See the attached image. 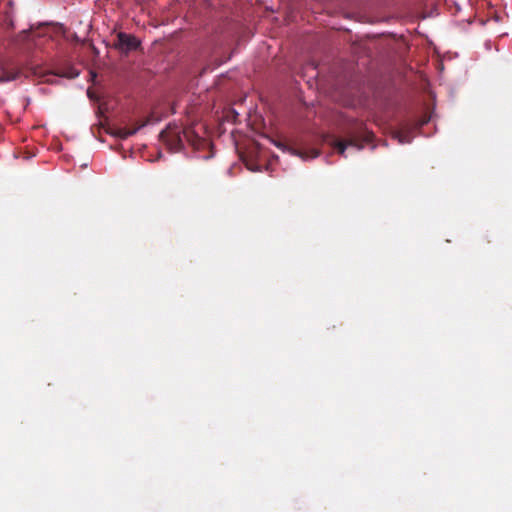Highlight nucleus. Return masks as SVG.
I'll return each instance as SVG.
<instances>
[{
  "mask_svg": "<svg viewBox=\"0 0 512 512\" xmlns=\"http://www.w3.org/2000/svg\"><path fill=\"white\" fill-rule=\"evenodd\" d=\"M191 129H183L177 124H169L165 130L160 133L161 140L172 151H179L184 147V142H192Z\"/></svg>",
  "mask_w": 512,
  "mask_h": 512,
  "instance_id": "obj_1",
  "label": "nucleus"
},
{
  "mask_svg": "<svg viewBox=\"0 0 512 512\" xmlns=\"http://www.w3.org/2000/svg\"><path fill=\"white\" fill-rule=\"evenodd\" d=\"M139 45L140 41L135 36L124 32L118 33L116 47H118L119 49L128 52L136 50L139 47Z\"/></svg>",
  "mask_w": 512,
  "mask_h": 512,
  "instance_id": "obj_2",
  "label": "nucleus"
},
{
  "mask_svg": "<svg viewBox=\"0 0 512 512\" xmlns=\"http://www.w3.org/2000/svg\"><path fill=\"white\" fill-rule=\"evenodd\" d=\"M148 123H149V120L139 124L138 126H136L134 128L121 127L119 129H117L115 135L121 139H127L130 136L136 134L141 128L146 126Z\"/></svg>",
  "mask_w": 512,
  "mask_h": 512,
  "instance_id": "obj_3",
  "label": "nucleus"
},
{
  "mask_svg": "<svg viewBox=\"0 0 512 512\" xmlns=\"http://www.w3.org/2000/svg\"><path fill=\"white\" fill-rule=\"evenodd\" d=\"M334 147L338 150V152L346 157L345 155V151L348 147H352V148H355L357 151L361 150L362 149V146L361 145H358L356 142L350 140L348 142L346 141H342V140H337L334 142Z\"/></svg>",
  "mask_w": 512,
  "mask_h": 512,
  "instance_id": "obj_4",
  "label": "nucleus"
},
{
  "mask_svg": "<svg viewBox=\"0 0 512 512\" xmlns=\"http://www.w3.org/2000/svg\"><path fill=\"white\" fill-rule=\"evenodd\" d=\"M19 75H20L19 70H14V69L9 70V69L2 68L0 70V83L14 81L19 77Z\"/></svg>",
  "mask_w": 512,
  "mask_h": 512,
  "instance_id": "obj_5",
  "label": "nucleus"
},
{
  "mask_svg": "<svg viewBox=\"0 0 512 512\" xmlns=\"http://www.w3.org/2000/svg\"><path fill=\"white\" fill-rule=\"evenodd\" d=\"M395 137L398 139V142L401 144L410 143V141H411L409 135H404L402 133H397Z\"/></svg>",
  "mask_w": 512,
  "mask_h": 512,
  "instance_id": "obj_6",
  "label": "nucleus"
},
{
  "mask_svg": "<svg viewBox=\"0 0 512 512\" xmlns=\"http://www.w3.org/2000/svg\"><path fill=\"white\" fill-rule=\"evenodd\" d=\"M73 77L78 76V72L72 74Z\"/></svg>",
  "mask_w": 512,
  "mask_h": 512,
  "instance_id": "obj_7",
  "label": "nucleus"
}]
</instances>
